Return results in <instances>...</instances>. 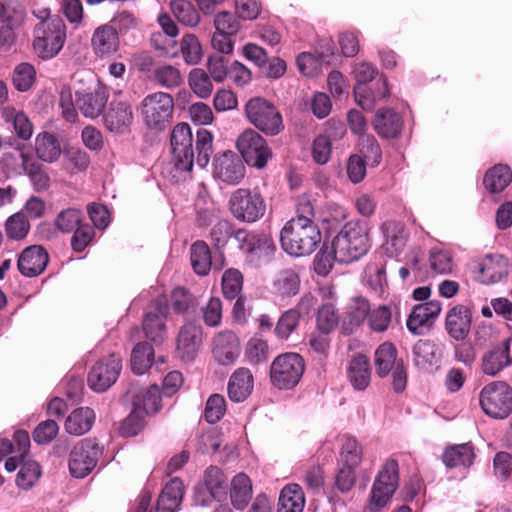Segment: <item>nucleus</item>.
Here are the masks:
<instances>
[{
	"label": "nucleus",
	"instance_id": "obj_60",
	"mask_svg": "<svg viewBox=\"0 0 512 512\" xmlns=\"http://www.w3.org/2000/svg\"><path fill=\"white\" fill-rule=\"evenodd\" d=\"M354 76L356 79V86L354 87L355 99L362 97L366 93V84L372 81L377 75V69L369 63H359L354 67Z\"/></svg>",
	"mask_w": 512,
	"mask_h": 512
},
{
	"label": "nucleus",
	"instance_id": "obj_22",
	"mask_svg": "<svg viewBox=\"0 0 512 512\" xmlns=\"http://www.w3.org/2000/svg\"><path fill=\"white\" fill-rule=\"evenodd\" d=\"M49 262L46 250L39 245L25 248L19 255L17 267L25 277H36L40 275Z\"/></svg>",
	"mask_w": 512,
	"mask_h": 512
},
{
	"label": "nucleus",
	"instance_id": "obj_52",
	"mask_svg": "<svg viewBox=\"0 0 512 512\" xmlns=\"http://www.w3.org/2000/svg\"><path fill=\"white\" fill-rule=\"evenodd\" d=\"M171 298L173 309L178 314L193 313L198 305L197 299L183 287L175 288Z\"/></svg>",
	"mask_w": 512,
	"mask_h": 512
},
{
	"label": "nucleus",
	"instance_id": "obj_58",
	"mask_svg": "<svg viewBox=\"0 0 512 512\" xmlns=\"http://www.w3.org/2000/svg\"><path fill=\"white\" fill-rule=\"evenodd\" d=\"M300 319L298 310L288 309L282 313L274 329L276 336L280 339H288L297 329Z\"/></svg>",
	"mask_w": 512,
	"mask_h": 512
},
{
	"label": "nucleus",
	"instance_id": "obj_32",
	"mask_svg": "<svg viewBox=\"0 0 512 512\" xmlns=\"http://www.w3.org/2000/svg\"><path fill=\"white\" fill-rule=\"evenodd\" d=\"M35 151L38 159L46 163L56 162L62 154L59 139L49 132H42L36 136Z\"/></svg>",
	"mask_w": 512,
	"mask_h": 512
},
{
	"label": "nucleus",
	"instance_id": "obj_7",
	"mask_svg": "<svg viewBox=\"0 0 512 512\" xmlns=\"http://www.w3.org/2000/svg\"><path fill=\"white\" fill-rule=\"evenodd\" d=\"M484 413L492 418H506L512 411V389L503 381L485 385L479 395Z\"/></svg>",
	"mask_w": 512,
	"mask_h": 512
},
{
	"label": "nucleus",
	"instance_id": "obj_24",
	"mask_svg": "<svg viewBox=\"0 0 512 512\" xmlns=\"http://www.w3.org/2000/svg\"><path fill=\"white\" fill-rule=\"evenodd\" d=\"M240 353L239 339L232 331L218 333L213 340V355L221 365L235 362Z\"/></svg>",
	"mask_w": 512,
	"mask_h": 512
},
{
	"label": "nucleus",
	"instance_id": "obj_21",
	"mask_svg": "<svg viewBox=\"0 0 512 512\" xmlns=\"http://www.w3.org/2000/svg\"><path fill=\"white\" fill-rule=\"evenodd\" d=\"M202 342V328L194 322L184 324L177 338V352L183 361L196 357Z\"/></svg>",
	"mask_w": 512,
	"mask_h": 512
},
{
	"label": "nucleus",
	"instance_id": "obj_36",
	"mask_svg": "<svg viewBox=\"0 0 512 512\" xmlns=\"http://www.w3.org/2000/svg\"><path fill=\"white\" fill-rule=\"evenodd\" d=\"M474 458L473 447L468 443L453 445L447 448L442 456L444 464L450 468H469L473 464Z\"/></svg>",
	"mask_w": 512,
	"mask_h": 512
},
{
	"label": "nucleus",
	"instance_id": "obj_43",
	"mask_svg": "<svg viewBox=\"0 0 512 512\" xmlns=\"http://www.w3.org/2000/svg\"><path fill=\"white\" fill-rule=\"evenodd\" d=\"M386 250L392 255L402 252L406 244L405 227L400 222L390 221L383 225Z\"/></svg>",
	"mask_w": 512,
	"mask_h": 512
},
{
	"label": "nucleus",
	"instance_id": "obj_15",
	"mask_svg": "<svg viewBox=\"0 0 512 512\" xmlns=\"http://www.w3.org/2000/svg\"><path fill=\"white\" fill-rule=\"evenodd\" d=\"M122 368L121 358L111 354L97 362L87 378L88 386L95 392H105L118 379Z\"/></svg>",
	"mask_w": 512,
	"mask_h": 512
},
{
	"label": "nucleus",
	"instance_id": "obj_35",
	"mask_svg": "<svg viewBox=\"0 0 512 512\" xmlns=\"http://www.w3.org/2000/svg\"><path fill=\"white\" fill-rule=\"evenodd\" d=\"M272 287L274 293L280 297H293L299 292L300 277L291 268L283 269L275 275Z\"/></svg>",
	"mask_w": 512,
	"mask_h": 512
},
{
	"label": "nucleus",
	"instance_id": "obj_27",
	"mask_svg": "<svg viewBox=\"0 0 512 512\" xmlns=\"http://www.w3.org/2000/svg\"><path fill=\"white\" fill-rule=\"evenodd\" d=\"M253 375L248 368H238L230 376L228 396L233 402H243L253 390Z\"/></svg>",
	"mask_w": 512,
	"mask_h": 512
},
{
	"label": "nucleus",
	"instance_id": "obj_49",
	"mask_svg": "<svg viewBox=\"0 0 512 512\" xmlns=\"http://www.w3.org/2000/svg\"><path fill=\"white\" fill-rule=\"evenodd\" d=\"M171 9L177 20L186 26H196L200 20L198 11L187 0H173Z\"/></svg>",
	"mask_w": 512,
	"mask_h": 512
},
{
	"label": "nucleus",
	"instance_id": "obj_20",
	"mask_svg": "<svg viewBox=\"0 0 512 512\" xmlns=\"http://www.w3.org/2000/svg\"><path fill=\"white\" fill-rule=\"evenodd\" d=\"M508 338L486 351L481 359V370L485 375L494 377L500 371L512 364L510 357V343Z\"/></svg>",
	"mask_w": 512,
	"mask_h": 512
},
{
	"label": "nucleus",
	"instance_id": "obj_56",
	"mask_svg": "<svg viewBox=\"0 0 512 512\" xmlns=\"http://www.w3.org/2000/svg\"><path fill=\"white\" fill-rule=\"evenodd\" d=\"M324 62H326L324 55L316 56L309 52H302L296 60L299 71L307 77L318 75Z\"/></svg>",
	"mask_w": 512,
	"mask_h": 512
},
{
	"label": "nucleus",
	"instance_id": "obj_61",
	"mask_svg": "<svg viewBox=\"0 0 512 512\" xmlns=\"http://www.w3.org/2000/svg\"><path fill=\"white\" fill-rule=\"evenodd\" d=\"M181 52L187 64H198L202 58V47L198 38L193 34L184 35L181 40Z\"/></svg>",
	"mask_w": 512,
	"mask_h": 512
},
{
	"label": "nucleus",
	"instance_id": "obj_39",
	"mask_svg": "<svg viewBox=\"0 0 512 512\" xmlns=\"http://www.w3.org/2000/svg\"><path fill=\"white\" fill-rule=\"evenodd\" d=\"M348 377L357 390H364L370 383L369 359L364 355L355 356L348 367Z\"/></svg>",
	"mask_w": 512,
	"mask_h": 512
},
{
	"label": "nucleus",
	"instance_id": "obj_40",
	"mask_svg": "<svg viewBox=\"0 0 512 512\" xmlns=\"http://www.w3.org/2000/svg\"><path fill=\"white\" fill-rule=\"evenodd\" d=\"M512 181V171L507 165L498 164L489 169L483 179L485 188L491 193L503 191Z\"/></svg>",
	"mask_w": 512,
	"mask_h": 512
},
{
	"label": "nucleus",
	"instance_id": "obj_29",
	"mask_svg": "<svg viewBox=\"0 0 512 512\" xmlns=\"http://www.w3.org/2000/svg\"><path fill=\"white\" fill-rule=\"evenodd\" d=\"M183 493V482L179 478L171 479L159 495L156 512H176L182 502Z\"/></svg>",
	"mask_w": 512,
	"mask_h": 512
},
{
	"label": "nucleus",
	"instance_id": "obj_57",
	"mask_svg": "<svg viewBox=\"0 0 512 512\" xmlns=\"http://www.w3.org/2000/svg\"><path fill=\"white\" fill-rule=\"evenodd\" d=\"M83 213L76 208L62 210L55 219V225L62 233L73 232L81 223Z\"/></svg>",
	"mask_w": 512,
	"mask_h": 512
},
{
	"label": "nucleus",
	"instance_id": "obj_51",
	"mask_svg": "<svg viewBox=\"0 0 512 512\" xmlns=\"http://www.w3.org/2000/svg\"><path fill=\"white\" fill-rule=\"evenodd\" d=\"M340 457L343 465L350 467H356L361 462L362 450L355 438L348 435L341 438Z\"/></svg>",
	"mask_w": 512,
	"mask_h": 512
},
{
	"label": "nucleus",
	"instance_id": "obj_19",
	"mask_svg": "<svg viewBox=\"0 0 512 512\" xmlns=\"http://www.w3.org/2000/svg\"><path fill=\"white\" fill-rule=\"evenodd\" d=\"M472 322L471 309L458 304L449 309L445 318V329L455 341H463L470 332Z\"/></svg>",
	"mask_w": 512,
	"mask_h": 512
},
{
	"label": "nucleus",
	"instance_id": "obj_2",
	"mask_svg": "<svg viewBox=\"0 0 512 512\" xmlns=\"http://www.w3.org/2000/svg\"><path fill=\"white\" fill-rule=\"evenodd\" d=\"M368 225L364 221L347 222L332 240L334 257L339 263H351L370 249Z\"/></svg>",
	"mask_w": 512,
	"mask_h": 512
},
{
	"label": "nucleus",
	"instance_id": "obj_63",
	"mask_svg": "<svg viewBox=\"0 0 512 512\" xmlns=\"http://www.w3.org/2000/svg\"><path fill=\"white\" fill-rule=\"evenodd\" d=\"M364 281L376 293H381L386 283L384 266L378 263H369L364 270Z\"/></svg>",
	"mask_w": 512,
	"mask_h": 512
},
{
	"label": "nucleus",
	"instance_id": "obj_18",
	"mask_svg": "<svg viewBox=\"0 0 512 512\" xmlns=\"http://www.w3.org/2000/svg\"><path fill=\"white\" fill-rule=\"evenodd\" d=\"M76 107L87 118H96L103 111L108 100V91L106 87L97 84L93 89L77 90Z\"/></svg>",
	"mask_w": 512,
	"mask_h": 512
},
{
	"label": "nucleus",
	"instance_id": "obj_33",
	"mask_svg": "<svg viewBox=\"0 0 512 512\" xmlns=\"http://www.w3.org/2000/svg\"><path fill=\"white\" fill-rule=\"evenodd\" d=\"M95 417L93 409L89 407L77 408L66 419L65 430L71 435L81 436L92 428Z\"/></svg>",
	"mask_w": 512,
	"mask_h": 512
},
{
	"label": "nucleus",
	"instance_id": "obj_13",
	"mask_svg": "<svg viewBox=\"0 0 512 512\" xmlns=\"http://www.w3.org/2000/svg\"><path fill=\"white\" fill-rule=\"evenodd\" d=\"M173 98L165 92L147 95L141 104L145 124L150 128L161 129L169 121L173 112Z\"/></svg>",
	"mask_w": 512,
	"mask_h": 512
},
{
	"label": "nucleus",
	"instance_id": "obj_31",
	"mask_svg": "<svg viewBox=\"0 0 512 512\" xmlns=\"http://www.w3.org/2000/svg\"><path fill=\"white\" fill-rule=\"evenodd\" d=\"M375 131L383 138L396 137L402 128V120L398 113L389 108L380 109L373 121Z\"/></svg>",
	"mask_w": 512,
	"mask_h": 512
},
{
	"label": "nucleus",
	"instance_id": "obj_64",
	"mask_svg": "<svg viewBox=\"0 0 512 512\" xmlns=\"http://www.w3.org/2000/svg\"><path fill=\"white\" fill-rule=\"evenodd\" d=\"M25 18L24 8L13 0L0 1V22L22 24Z\"/></svg>",
	"mask_w": 512,
	"mask_h": 512
},
{
	"label": "nucleus",
	"instance_id": "obj_55",
	"mask_svg": "<svg viewBox=\"0 0 512 512\" xmlns=\"http://www.w3.org/2000/svg\"><path fill=\"white\" fill-rule=\"evenodd\" d=\"M36 71L29 63H20L13 71L12 82L20 92L28 91L35 82Z\"/></svg>",
	"mask_w": 512,
	"mask_h": 512
},
{
	"label": "nucleus",
	"instance_id": "obj_16",
	"mask_svg": "<svg viewBox=\"0 0 512 512\" xmlns=\"http://www.w3.org/2000/svg\"><path fill=\"white\" fill-rule=\"evenodd\" d=\"M212 168L213 177L228 185L239 184L245 176V165L242 158L232 151L216 154Z\"/></svg>",
	"mask_w": 512,
	"mask_h": 512
},
{
	"label": "nucleus",
	"instance_id": "obj_59",
	"mask_svg": "<svg viewBox=\"0 0 512 512\" xmlns=\"http://www.w3.org/2000/svg\"><path fill=\"white\" fill-rule=\"evenodd\" d=\"M362 158L371 166H377L382 159V151L377 140L373 136L362 135L359 141Z\"/></svg>",
	"mask_w": 512,
	"mask_h": 512
},
{
	"label": "nucleus",
	"instance_id": "obj_47",
	"mask_svg": "<svg viewBox=\"0 0 512 512\" xmlns=\"http://www.w3.org/2000/svg\"><path fill=\"white\" fill-rule=\"evenodd\" d=\"M202 483L205 488L213 491L221 498H225L228 488V479L217 466H209L203 473Z\"/></svg>",
	"mask_w": 512,
	"mask_h": 512
},
{
	"label": "nucleus",
	"instance_id": "obj_3",
	"mask_svg": "<svg viewBox=\"0 0 512 512\" xmlns=\"http://www.w3.org/2000/svg\"><path fill=\"white\" fill-rule=\"evenodd\" d=\"M321 241V232L314 222L290 220L280 232L282 249L289 255H310Z\"/></svg>",
	"mask_w": 512,
	"mask_h": 512
},
{
	"label": "nucleus",
	"instance_id": "obj_8",
	"mask_svg": "<svg viewBox=\"0 0 512 512\" xmlns=\"http://www.w3.org/2000/svg\"><path fill=\"white\" fill-rule=\"evenodd\" d=\"M228 205L233 217L245 223L256 222L264 216L266 211L263 197L245 188L235 190L229 198Z\"/></svg>",
	"mask_w": 512,
	"mask_h": 512
},
{
	"label": "nucleus",
	"instance_id": "obj_30",
	"mask_svg": "<svg viewBox=\"0 0 512 512\" xmlns=\"http://www.w3.org/2000/svg\"><path fill=\"white\" fill-rule=\"evenodd\" d=\"M22 167L29 177L35 191L42 192L50 187V177L46 173L43 164L31 154H20Z\"/></svg>",
	"mask_w": 512,
	"mask_h": 512
},
{
	"label": "nucleus",
	"instance_id": "obj_17",
	"mask_svg": "<svg viewBox=\"0 0 512 512\" xmlns=\"http://www.w3.org/2000/svg\"><path fill=\"white\" fill-rule=\"evenodd\" d=\"M155 311H150L143 318V331L145 336L155 344H161L166 338L164 319L169 312L166 298H157L154 304Z\"/></svg>",
	"mask_w": 512,
	"mask_h": 512
},
{
	"label": "nucleus",
	"instance_id": "obj_53",
	"mask_svg": "<svg viewBox=\"0 0 512 512\" xmlns=\"http://www.w3.org/2000/svg\"><path fill=\"white\" fill-rule=\"evenodd\" d=\"M189 85L200 98H208L213 90L210 76L200 68H194L189 73Z\"/></svg>",
	"mask_w": 512,
	"mask_h": 512
},
{
	"label": "nucleus",
	"instance_id": "obj_41",
	"mask_svg": "<svg viewBox=\"0 0 512 512\" xmlns=\"http://www.w3.org/2000/svg\"><path fill=\"white\" fill-rule=\"evenodd\" d=\"M152 80L165 89H175L184 81L179 68L171 64L157 65L152 71Z\"/></svg>",
	"mask_w": 512,
	"mask_h": 512
},
{
	"label": "nucleus",
	"instance_id": "obj_28",
	"mask_svg": "<svg viewBox=\"0 0 512 512\" xmlns=\"http://www.w3.org/2000/svg\"><path fill=\"white\" fill-rule=\"evenodd\" d=\"M132 118L130 105L126 102H118L112 104L105 114L104 124L109 131L123 134L128 131Z\"/></svg>",
	"mask_w": 512,
	"mask_h": 512
},
{
	"label": "nucleus",
	"instance_id": "obj_45",
	"mask_svg": "<svg viewBox=\"0 0 512 512\" xmlns=\"http://www.w3.org/2000/svg\"><path fill=\"white\" fill-rule=\"evenodd\" d=\"M275 245L273 240L266 234L261 233L257 243L246 257V261L258 266L261 263L269 262L274 254Z\"/></svg>",
	"mask_w": 512,
	"mask_h": 512
},
{
	"label": "nucleus",
	"instance_id": "obj_6",
	"mask_svg": "<svg viewBox=\"0 0 512 512\" xmlns=\"http://www.w3.org/2000/svg\"><path fill=\"white\" fill-rule=\"evenodd\" d=\"M245 112L249 122L266 135L274 136L284 129L280 112L273 103L264 98L250 99Z\"/></svg>",
	"mask_w": 512,
	"mask_h": 512
},
{
	"label": "nucleus",
	"instance_id": "obj_50",
	"mask_svg": "<svg viewBox=\"0 0 512 512\" xmlns=\"http://www.w3.org/2000/svg\"><path fill=\"white\" fill-rule=\"evenodd\" d=\"M4 226L7 237L17 241L24 239L30 230V223L21 212L9 216Z\"/></svg>",
	"mask_w": 512,
	"mask_h": 512
},
{
	"label": "nucleus",
	"instance_id": "obj_23",
	"mask_svg": "<svg viewBox=\"0 0 512 512\" xmlns=\"http://www.w3.org/2000/svg\"><path fill=\"white\" fill-rule=\"evenodd\" d=\"M440 312L441 303L437 300L416 305L407 319V329L414 335H421L423 328L430 326Z\"/></svg>",
	"mask_w": 512,
	"mask_h": 512
},
{
	"label": "nucleus",
	"instance_id": "obj_4",
	"mask_svg": "<svg viewBox=\"0 0 512 512\" xmlns=\"http://www.w3.org/2000/svg\"><path fill=\"white\" fill-rule=\"evenodd\" d=\"M66 40V27L59 16L39 22L34 28L33 47L42 59L55 57Z\"/></svg>",
	"mask_w": 512,
	"mask_h": 512
},
{
	"label": "nucleus",
	"instance_id": "obj_9",
	"mask_svg": "<svg viewBox=\"0 0 512 512\" xmlns=\"http://www.w3.org/2000/svg\"><path fill=\"white\" fill-rule=\"evenodd\" d=\"M375 367L376 373L381 378L392 372V385L396 393L405 390L407 373L402 360H397V349L392 343L385 342L376 349Z\"/></svg>",
	"mask_w": 512,
	"mask_h": 512
},
{
	"label": "nucleus",
	"instance_id": "obj_12",
	"mask_svg": "<svg viewBox=\"0 0 512 512\" xmlns=\"http://www.w3.org/2000/svg\"><path fill=\"white\" fill-rule=\"evenodd\" d=\"M237 148L249 166L262 169L272 157V151L266 140L255 130L244 131L237 140Z\"/></svg>",
	"mask_w": 512,
	"mask_h": 512
},
{
	"label": "nucleus",
	"instance_id": "obj_1",
	"mask_svg": "<svg viewBox=\"0 0 512 512\" xmlns=\"http://www.w3.org/2000/svg\"><path fill=\"white\" fill-rule=\"evenodd\" d=\"M172 160L176 170L191 172L194 162L205 168L213 153V135L205 128H198L196 139L187 123H178L170 135Z\"/></svg>",
	"mask_w": 512,
	"mask_h": 512
},
{
	"label": "nucleus",
	"instance_id": "obj_46",
	"mask_svg": "<svg viewBox=\"0 0 512 512\" xmlns=\"http://www.w3.org/2000/svg\"><path fill=\"white\" fill-rule=\"evenodd\" d=\"M154 350L146 342L138 343L131 354V369L137 375H143L152 365Z\"/></svg>",
	"mask_w": 512,
	"mask_h": 512
},
{
	"label": "nucleus",
	"instance_id": "obj_11",
	"mask_svg": "<svg viewBox=\"0 0 512 512\" xmlns=\"http://www.w3.org/2000/svg\"><path fill=\"white\" fill-rule=\"evenodd\" d=\"M398 487V463L394 459L385 462L374 480L370 509L376 511L386 506Z\"/></svg>",
	"mask_w": 512,
	"mask_h": 512
},
{
	"label": "nucleus",
	"instance_id": "obj_5",
	"mask_svg": "<svg viewBox=\"0 0 512 512\" xmlns=\"http://www.w3.org/2000/svg\"><path fill=\"white\" fill-rule=\"evenodd\" d=\"M305 370L304 359L298 353L278 355L270 366V380L278 389H292L300 381Z\"/></svg>",
	"mask_w": 512,
	"mask_h": 512
},
{
	"label": "nucleus",
	"instance_id": "obj_48",
	"mask_svg": "<svg viewBox=\"0 0 512 512\" xmlns=\"http://www.w3.org/2000/svg\"><path fill=\"white\" fill-rule=\"evenodd\" d=\"M40 476V465L32 459L22 457L20 469L16 478L17 485L22 489H29L35 484Z\"/></svg>",
	"mask_w": 512,
	"mask_h": 512
},
{
	"label": "nucleus",
	"instance_id": "obj_54",
	"mask_svg": "<svg viewBox=\"0 0 512 512\" xmlns=\"http://www.w3.org/2000/svg\"><path fill=\"white\" fill-rule=\"evenodd\" d=\"M243 275L238 269L230 268L222 276V291L225 298L233 300L242 291Z\"/></svg>",
	"mask_w": 512,
	"mask_h": 512
},
{
	"label": "nucleus",
	"instance_id": "obj_34",
	"mask_svg": "<svg viewBox=\"0 0 512 512\" xmlns=\"http://www.w3.org/2000/svg\"><path fill=\"white\" fill-rule=\"evenodd\" d=\"M1 116L5 123L12 127L15 134L22 140H28L33 134V126L28 116L14 107L6 106L1 109Z\"/></svg>",
	"mask_w": 512,
	"mask_h": 512
},
{
	"label": "nucleus",
	"instance_id": "obj_37",
	"mask_svg": "<svg viewBox=\"0 0 512 512\" xmlns=\"http://www.w3.org/2000/svg\"><path fill=\"white\" fill-rule=\"evenodd\" d=\"M231 503L234 508L243 510L252 498V483L250 478L239 473L231 481L230 489Z\"/></svg>",
	"mask_w": 512,
	"mask_h": 512
},
{
	"label": "nucleus",
	"instance_id": "obj_62",
	"mask_svg": "<svg viewBox=\"0 0 512 512\" xmlns=\"http://www.w3.org/2000/svg\"><path fill=\"white\" fill-rule=\"evenodd\" d=\"M268 351V344L265 340L253 337L246 344L245 356L250 364L257 365L267 360Z\"/></svg>",
	"mask_w": 512,
	"mask_h": 512
},
{
	"label": "nucleus",
	"instance_id": "obj_44",
	"mask_svg": "<svg viewBox=\"0 0 512 512\" xmlns=\"http://www.w3.org/2000/svg\"><path fill=\"white\" fill-rule=\"evenodd\" d=\"M191 265L196 274L205 276L212 267V257L208 245L203 241H196L191 246Z\"/></svg>",
	"mask_w": 512,
	"mask_h": 512
},
{
	"label": "nucleus",
	"instance_id": "obj_10",
	"mask_svg": "<svg viewBox=\"0 0 512 512\" xmlns=\"http://www.w3.org/2000/svg\"><path fill=\"white\" fill-rule=\"evenodd\" d=\"M102 448L95 439L79 441L69 454L68 467L74 478H84L90 474L102 455Z\"/></svg>",
	"mask_w": 512,
	"mask_h": 512
},
{
	"label": "nucleus",
	"instance_id": "obj_42",
	"mask_svg": "<svg viewBox=\"0 0 512 512\" xmlns=\"http://www.w3.org/2000/svg\"><path fill=\"white\" fill-rule=\"evenodd\" d=\"M412 353L415 364L425 368L437 364L441 351L433 341L421 339L414 345Z\"/></svg>",
	"mask_w": 512,
	"mask_h": 512
},
{
	"label": "nucleus",
	"instance_id": "obj_38",
	"mask_svg": "<svg viewBox=\"0 0 512 512\" xmlns=\"http://www.w3.org/2000/svg\"><path fill=\"white\" fill-rule=\"evenodd\" d=\"M305 498L298 484L286 485L280 492L277 512H302Z\"/></svg>",
	"mask_w": 512,
	"mask_h": 512
},
{
	"label": "nucleus",
	"instance_id": "obj_14",
	"mask_svg": "<svg viewBox=\"0 0 512 512\" xmlns=\"http://www.w3.org/2000/svg\"><path fill=\"white\" fill-rule=\"evenodd\" d=\"M132 408L144 415H155L161 409V393L157 385L143 386L137 380L130 381L124 394Z\"/></svg>",
	"mask_w": 512,
	"mask_h": 512
},
{
	"label": "nucleus",
	"instance_id": "obj_25",
	"mask_svg": "<svg viewBox=\"0 0 512 512\" xmlns=\"http://www.w3.org/2000/svg\"><path fill=\"white\" fill-rule=\"evenodd\" d=\"M508 260L500 254L486 255L478 264V280L493 284L508 274Z\"/></svg>",
	"mask_w": 512,
	"mask_h": 512
},
{
	"label": "nucleus",
	"instance_id": "obj_26",
	"mask_svg": "<svg viewBox=\"0 0 512 512\" xmlns=\"http://www.w3.org/2000/svg\"><path fill=\"white\" fill-rule=\"evenodd\" d=\"M119 36L117 30L110 25L98 27L92 36L91 46L99 57L110 56L119 49Z\"/></svg>",
	"mask_w": 512,
	"mask_h": 512
}]
</instances>
